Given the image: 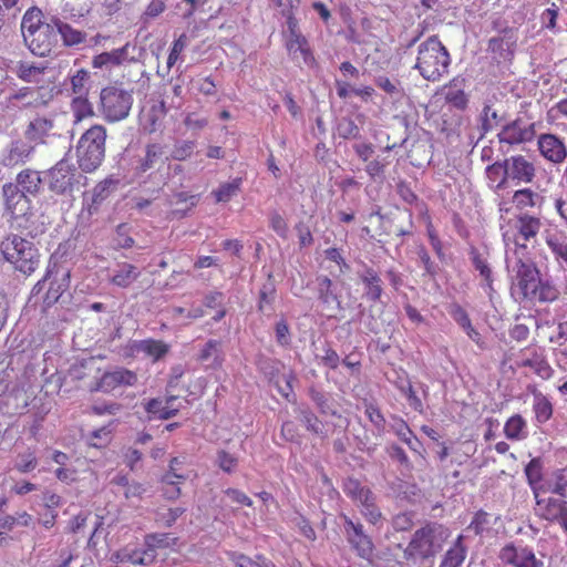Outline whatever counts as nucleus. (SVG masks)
<instances>
[{"label":"nucleus","mask_w":567,"mask_h":567,"mask_svg":"<svg viewBox=\"0 0 567 567\" xmlns=\"http://www.w3.org/2000/svg\"><path fill=\"white\" fill-rule=\"evenodd\" d=\"M66 257V250H55L50 257L45 276L32 288L31 298L35 302L41 300L43 310L59 302L68 303L71 298V269L64 265Z\"/></svg>","instance_id":"obj_1"},{"label":"nucleus","mask_w":567,"mask_h":567,"mask_svg":"<svg viewBox=\"0 0 567 567\" xmlns=\"http://www.w3.org/2000/svg\"><path fill=\"white\" fill-rule=\"evenodd\" d=\"M485 174L488 187L496 195H501L511 186L534 183L537 168L534 161L526 155L515 154L488 165Z\"/></svg>","instance_id":"obj_2"},{"label":"nucleus","mask_w":567,"mask_h":567,"mask_svg":"<svg viewBox=\"0 0 567 567\" xmlns=\"http://www.w3.org/2000/svg\"><path fill=\"white\" fill-rule=\"evenodd\" d=\"M512 296L519 301L553 302L559 296V290L549 280L540 277L539 270L530 260L516 258L513 266Z\"/></svg>","instance_id":"obj_3"},{"label":"nucleus","mask_w":567,"mask_h":567,"mask_svg":"<svg viewBox=\"0 0 567 567\" xmlns=\"http://www.w3.org/2000/svg\"><path fill=\"white\" fill-rule=\"evenodd\" d=\"M24 44L38 56H48L58 45L55 17L47 19L41 9L32 7L21 21Z\"/></svg>","instance_id":"obj_4"},{"label":"nucleus","mask_w":567,"mask_h":567,"mask_svg":"<svg viewBox=\"0 0 567 567\" xmlns=\"http://www.w3.org/2000/svg\"><path fill=\"white\" fill-rule=\"evenodd\" d=\"M450 536L451 532L446 526L437 522H429L414 532L403 556L406 560L431 558L442 549Z\"/></svg>","instance_id":"obj_5"},{"label":"nucleus","mask_w":567,"mask_h":567,"mask_svg":"<svg viewBox=\"0 0 567 567\" xmlns=\"http://www.w3.org/2000/svg\"><path fill=\"white\" fill-rule=\"evenodd\" d=\"M451 56L437 35L422 42L417 50L415 68L427 81H439L449 71Z\"/></svg>","instance_id":"obj_6"},{"label":"nucleus","mask_w":567,"mask_h":567,"mask_svg":"<svg viewBox=\"0 0 567 567\" xmlns=\"http://www.w3.org/2000/svg\"><path fill=\"white\" fill-rule=\"evenodd\" d=\"M106 128L95 124L86 130L76 145L79 167L85 173L97 169L105 157Z\"/></svg>","instance_id":"obj_7"},{"label":"nucleus","mask_w":567,"mask_h":567,"mask_svg":"<svg viewBox=\"0 0 567 567\" xmlns=\"http://www.w3.org/2000/svg\"><path fill=\"white\" fill-rule=\"evenodd\" d=\"M542 221L539 218L522 214L516 220L507 221L502 226L503 240L506 247L513 245L515 248H527L528 245L534 246L536 237L540 230Z\"/></svg>","instance_id":"obj_8"},{"label":"nucleus","mask_w":567,"mask_h":567,"mask_svg":"<svg viewBox=\"0 0 567 567\" xmlns=\"http://www.w3.org/2000/svg\"><path fill=\"white\" fill-rule=\"evenodd\" d=\"M133 96L116 85H107L100 93V112L109 123L120 122L130 114Z\"/></svg>","instance_id":"obj_9"},{"label":"nucleus","mask_w":567,"mask_h":567,"mask_svg":"<svg viewBox=\"0 0 567 567\" xmlns=\"http://www.w3.org/2000/svg\"><path fill=\"white\" fill-rule=\"evenodd\" d=\"M80 175L76 168L66 161L58 162L45 174L49 189L56 195L71 194L78 185Z\"/></svg>","instance_id":"obj_10"},{"label":"nucleus","mask_w":567,"mask_h":567,"mask_svg":"<svg viewBox=\"0 0 567 567\" xmlns=\"http://www.w3.org/2000/svg\"><path fill=\"white\" fill-rule=\"evenodd\" d=\"M497 196L499 197L497 209L501 216L509 214L513 209L520 213L528 212L539 207L543 202V197L529 187L518 188L509 197H505L504 193Z\"/></svg>","instance_id":"obj_11"},{"label":"nucleus","mask_w":567,"mask_h":567,"mask_svg":"<svg viewBox=\"0 0 567 567\" xmlns=\"http://www.w3.org/2000/svg\"><path fill=\"white\" fill-rule=\"evenodd\" d=\"M343 528L347 540L357 555L362 559L372 560L374 544L364 533L363 525L343 516Z\"/></svg>","instance_id":"obj_12"},{"label":"nucleus","mask_w":567,"mask_h":567,"mask_svg":"<svg viewBox=\"0 0 567 567\" xmlns=\"http://www.w3.org/2000/svg\"><path fill=\"white\" fill-rule=\"evenodd\" d=\"M137 380V374L134 371L125 368H116L112 371L104 372L99 381L91 388V391L112 393L121 388L134 386Z\"/></svg>","instance_id":"obj_13"},{"label":"nucleus","mask_w":567,"mask_h":567,"mask_svg":"<svg viewBox=\"0 0 567 567\" xmlns=\"http://www.w3.org/2000/svg\"><path fill=\"white\" fill-rule=\"evenodd\" d=\"M135 45L126 42L123 47L105 51L92 58L93 69H112L124 65H130L136 62L134 56Z\"/></svg>","instance_id":"obj_14"},{"label":"nucleus","mask_w":567,"mask_h":567,"mask_svg":"<svg viewBox=\"0 0 567 567\" xmlns=\"http://www.w3.org/2000/svg\"><path fill=\"white\" fill-rule=\"evenodd\" d=\"M535 135V123H526L522 118H516L504 125L497 137L501 144L514 146L532 142Z\"/></svg>","instance_id":"obj_15"},{"label":"nucleus","mask_w":567,"mask_h":567,"mask_svg":"<svg viewBox=\"0 0 567 567\" xmlns=\"http://www.w3.org/2000/svg\"><path fill=\"white\" fill-rule=\"evenodd\" d=\"M540 156L554 165L563 164L567 158V146L563 137L554 133H542L537 137Z\"/></svg>","instance_id":"obj_16"},{"label":"nucleus","mask_w":567,"mask_h":567,"mask_svg":"<svg viewBox=\"0 0 567 567\" xmlns=\"http://www.w3.org/2000/svg\"><path fill=\"white\" fill-rule=\"evenodd\" d=\"M285 47L293 61H302L308 68H316L317 61L308 39L303 34L287 37Z\"/></svg>","instance_id":"obj_17"},{"label":"nucleus","mask_w":567,"mask_h":567,"mask_svg":"<svg viewBox=\"0 0 567 567\" xmlns=\"http://www.w3.org/2000/svg\"><path fill=\"white\" fill-rule=\"evenodd\" d=\"M167 109L164 101H152L147 103L140 113V125L148 134L159 130Z\"/></svg>","instance_id":"obj_18"},{"label":"nucleus","mask_w":567,"mask_h":567,"mask_svg":"<svg viewBox=\"0 0 567 567\" xmlns=\"http://www.w3.org/2000/svg\"><path fill=\"white\" fill-rule=\"evenodd\" d=\"M1 252L16 270L24 275L32 274L40 264L38 250H1Z\"/></svg>","instance_id":"obj_19"},{"label":"nucleus","mask_w":567,"mask_h":567,"mask_svg":"<svg viewBox=\"0 0 567 567\" xmlns=\"http://www.w3.org/2000/svg\"><path fill=\"white\" fill-rule=\"evenodd\" d=\"M2 196L7 212L12 216L23 215L28 208V197L24 192L20 190L18 185L7 183L2 186Z\"/></svg>","instance_id":"obj_20"},{"label":"nucleus","mask_w":567,"mask_h":567,"mask_svg":"<svg viewBox=\"0 0 567 567\" xmlns=\"http://www.w3.org/2000/svg\"><path fill=\"white\" fill-rule=\"evenodd\" d=\"M164 146L159 143H148L145 145L144 155L138 157L134 166L136 175H144L154 169L159 163H163Z\"/></svg>","instance_id":"obj_21"},{"label":"nucleus","mask_w":567,"mask_h":567,"mask_svg":"<svg viewBox=\"0 0 567 567\" xmlns=\"http://www.w3.org/2000/svg\"><path fill=\"white\" fill-rule=\"evenodd\" d=\"M198 199V195H193L187 192L175 193L169 200L172 207L169 215L173 218L185 217L197 205Z\"/></svg>","instance_id":"obj_22"},{"label":"nucleus","mask_w":567,"mask_h":567,"mask_svg":"<svg viewBox=\"0 0 567 567\" xmlns=\"http://www.w3.org/2000/svg\"><path fill=\"white\" fill-rule=\"evenodd\" d=\"M114 185L112 179H104L95 185L92 190L90 202L85 199V210L89 216L95 215L100 212L102 204L111 195V186Z\"/></svg>","instance_id":"obj_23"},{"label":"nucleus","mask_w":567,"mask_h":567,"mask_svg":"<svg viewBox=\"0 0 567 567\" xmlns=\"http://www.w3.org/2000/svg\"><path fill=\"white\" fill-rule=\"evenodd\" d=\"M48 65L45 63H34L20 61L17 65V76L28 83H40L43 81V76Z\"/></svg>","instance_id":"obj_24"},{"label":"nucleus","mask_w":567,"mask_h":567,"mask_svg":"<svg viewBox=\"0 0 567 567\" xmlns=\"http://www.w3.org/2000/svg\"><path fill=\"white\" fill-rule=\"evenodd\" d=\"M16 181V185H18L20 190L24 192L27 196H35L40 192L42 184L40 172L31 168L19 172Z\"/></svg>","instance_id":"obj_25"},{"label":"nucleus","mask_w":567,"mask_h":567,"mask_svg":"<svg viewBox=\"0 0 567 567\" xmlns=\"http://www.w3.org/2000/svg\"><path fill=\"white\" fill-rule=\"evenodd\" d=\"M56 35L60 34L65 47H75L85 42L86 33L73 28L55 17Z\"/></svg>","instance_id":"obj_26"},{"label":"nucleus","mask_w":567,"mask_h":567,"mask_svg":"<svg viewBox=\"0 0 567 567\" xmlns=\"http://www.w3.org/2000/svg\"><path fill=\"white\" fill-rule=\"evenodd\" d=\"M359 278L364 284V296L371 301H378L382 295V280L371 268L364 269L359 274Z\"/></svg>","instance_id":"obj_27"},{"label":"nucleus","mask_w":567,"mask_h":567,"mask_svg":"<svg viewBox=\"0 0 567 567\" xmlns=\"http://www.w3.org/2000/svg\"><path fill=\"white\" fill-rule=\"evenodd\" d=\"M70 91L74 96H89L92 80L91 73L86 69H79L69 74Z\"/></svg>","instance_id":"obj_28"},{"label":"nucleus","mask_w":567,"mask_h":567,"mask_svg":"<svg viewBox=\"0 0 567 567\" xmlns=\"http://www.w3.org/2000/svg\"><path fill=\"white\" fill-rule=\"evenodd\" d=\"M33 153V147L21 141L13 142L4 157V165L18 166L28 162Z\"/></svg>","instance_id":"obj_29"},{"label":"nucleus","mask_w":567,"mask_h":567,"mask_svg":"<svg viewBox=\"0 0 567 567\" xmlns=\"http://www.w3.org/2000/svg\"><path fill=\"white\" fill-rule=\"evenodd\" d=\"M115 557L120 563L148 566L155 560L156 554H152V549L146 548L136 550L123 549L116 553Z\"/></svg>","instance_id":"obj_30"},{"label":"nucleus","mask_w":567,"mask_h":567,"mask_svg":"<svg viewBox=\"0 0 567 567\" xmlns=\"http://www.w3.org/2000/svg\"><path fill=\"white\" fill-rule=\"evenodd\" d=\"M198 360L212 368L220 367L224 360L221 342L214 339L208 340L198 354Z\"/></svg>","instance_id":"obj_31"},{"label":"nucleus","mask_w":567,"mask_h":567,"mask_svg":"<svg viewBox=\"0 0 567 567\" xmlns=\"http://www.w3.org/2000/svg\"><path fill=\"white\" fill-rule=\"evenodd\" d=\"M525 474L530 485L537 505H542L545 501L539 499V483L543 478V462L539 457L533 458L525 467Z\"/></svg>","instance_id":"obj_32"},{"label":"nucleus","mask_w":567,"mask_h":567,"mask_svg":"<svg viewBox=\"0 0 567 567\" xmlns=\"http://www.w3.org/2000/svg\"><path fill=\"white\" fill-rule=\"evenodd\" d=\"M343 492L347 496L361 505H369L370 497L374 495L369 488L362 486L358 480L352 477L343 482Z\"/></svg>","instance_id":"obj_33"},{"label":"nucleus","mask_w":567,"mask_h":567,"mask_svg":"<svg viewBox=\"0 0 567 567\" xmlns=\"http://www.w3.org/2000/svg\"><path fill=\"white\" fill-rule=\"evenodd\" d=\"M472 262L477 271H480L481 277L483 278L482 287L485 289L487 295L492 297V293L494 292L493 288V277H492V270L489 267V264L487 262V259L477 250H472Z\"/></svg>","instance_id":"obj_34"},{"label":"nucleus","mask_w":567,"mask_h":567,"mask_svg":"<svg viewBox=\"0 0 567 567\" xmlns=\"http://www.w3.org/2000/svg\"><path fill=\"white\" fill-rule=\"evenodd\" d=\"M522 365L532 368L542 378H548L550 375L549 364L536 350L527 349L523 353Z\"/></svg>","instance_id":"obj_35"},{"label":"nucleus","mask_w":567,"mask_h":567,"mask_svg":"<svg viewBox=\"0 0 567 567\" xmlns=\"http://www.w3.org/2000/svg\"><path fill=\"white\" fill-rule=\"evenodd\" d=\"M463 535H460L453 546L445 553L440 567H460L466 557V547L463 545Z\"/></svg>","instance_id":"obj_36"},{"label":"nucleus","mask_w":567,"mask_h":567,"mask_svg":"<svg viewBox=\"0 0 567 567\" xmlns=\"http://www.w3.org/2000/svg\"><path fill=\"white\" fill-rule=\"evenodd\" d=\"M567 480L565 477V470L555 471L545 483L539 486V492H551L559 496H567Z\"/></svg>","instance_id":"obj_37"},{"label":"nucleus","mask_w":567,"mask_h":567,"mask_svg":"<svg viewBox=\"0 0 567 567\" xmlns=\"http://www.w3.org/2000/svg\"><path fill=\"white\" fill-rule=\"evenodd\" d=\"M146 549H152V554H156L157 548H171L177 544V538L168 533L147 534L144 538Z\"/></svg>","instance_id":"obj_38"},{"label":"nucleus","mask_w":567,"mask_h":567,"mask_svg":"<svg viewBox=\"0 0 567 567\" xmlns=\"http://www.w3.org/2000/svg\"><path fill=\"white\" fill-rule=\"evenodd\" d=\"M455 80L450 82L449 85L445 86L444 97L445 101L454 106L457 110H465L468 104L467 95L465 94L464 90L458 87L455 83Z\"/></svg>","instance_id":"obj_39"},{"label":"nucleus","mask_w":567,"mask_h":567,"mask_svg":"<svg viewBox=\"0 0 567 567\" xmlns=\"http://www.w3.org/2000/svg\"><path fill=\"white\" fill-rule=\"evenodd\" d=\"M53 127V122L45 117H37L30 122L27 128V136L32 141H41Z\"/></svg>","instance_id":"obj_40"},{"label":"nucleus","mask_w":567,"mask_h":567,"mask_svg":"<svg viewBox=\"0 0 567 567\" xmlns=\"http://www.w3.org/2000/svg\"><path fill=\"white\" fill-rule=\"evenodd\" d=\"M71 110L75 122L94 116L93 105L89 101V96H74L71 101Z\"/></svg>","instance_id":"obj_41"},{"label":"nucleus","mask_w":567,"mask_h":567,"mask_svg":"<svg viewBox=\"0 0 567 567\" xmlns=\"http://www.w3.org/2000/svg\"><path fill=\"white\" fill-rule=\"evenodd\" d=\"M526 422L519 414L511 416L504 426V433L508 440H522L526 437Z\"/></svg>","instance_id":"obj_42"},{"label":"nucleus","mask_w":567,"mask_h":567,"mask_svg":"<svg viewBox=\"0 0 567 567\" xmlns=\"http://www.w3.org/2000/svg\"><path fill=\"white\" fill-rule=\"evenodd\" d=\"M241 183L243 179L237 177L231 182L221 184L216 190L213 192L216 203L229 202L240 190Z\"/></svg>","instance_id":"obj_43"},{"label":"nucleus","mask_w":567,"mask_h":567,"mask_svg":"<svg viewBox=\"0 0 567 567\" xmlns=\"http://www.w3.org/2000/svg\"><path fill=\"white\" fill-rule=\"evenodd\" d=\"M144 408L148 414L154 415L159 420H168L175 416L178 412V409L169 408L166 404L163 405V402L159 399L148 400L144 404Z\"/></svg>","instance_id":"obj_44"},{"label":"nucleus","mask_w":567,"mask_h":567,"mask_svg":"<svg viewBox=\"0 0 567 567\" xmlns=\"http://www.w3.org/2000/svg\"><path fill=\"white\" fill-rule=\"evenodd\" d=\"M309 396L318 408L319 412L323 415H337V410L333 408L332 401L329 395L317 390L316 388L309 389Z\"/></svg>","instance_id":"obj_45"},{"label":"nucleus","mask_w":567,"mask_h":567,"mask_svg":"<svg viewBox=\"0 0 567 567\" xmlns=\"http://www.w3.org/2000/svg\"><path fill=\"white\" fill-rule=\"evenodd\" d=\"M138 277L136 268L132 265L124 264L113 275L112 282L118 287H127Z\"/></svg>","instance_id":"obj_46"},{"label":"nucleus","mask_w":567,"mask_h":567,"mask_svg":"<svg viewBox=\"0 0 567 567\" xmlns=\"http://www.w3.org/2000/svg\"><path fill=\"white\" fill-rule=\"evenodd\" d=\"M299 420L305 424L306 429L315 434H322L323 426L318 416L309 408L299 409Z\"/></svg>","instance_id":"obj_47"},{"label":"nucleus","mask_w":567,"mask_h":567,"mask_svg":"<svg viewBox=\"0 0 567 567\" xmlns=\"http://www.w3.org/2000/svg\"><path fill=\"white\" fill-rule=\"evenodd\" d=\"M317 281L319 299L323 303L337 302L338 305H340L338 295L334 292L332 288V281L327 276L318 277Z\"/></svg>","instance_id":"obj_48"},{"label":"nucleus","mask_w":567,"mask_h":567,"mask_svg":"<svg viewBox=\"0 0 567 567\" xmlns=\"http://www.w3.org/2000/svg\"><path fill=\"white\" fill-rule=\"evenodd\" d=\"M32 517L27 512H19L14 515L0 517V528L3 530H12L14 526H29Z\"/></svg>","instance_id":"obj_49"},{"label":"nucleus","mask_w":567,"mask_h":567,"mask_svg":"<svg viewBox=\"0 0 567 567\" xmlns=\"http://www.w3.org/2000/svg\"><path fill=\"white\" fill-rule=\"evenodd\" d=\"M533 408L539 423L548 421L553 414L551 403L542 394L535 395Z\"/></svg>","instance_id":"obj_50"},{"label":"nucleus","mask_w":567,"mask_h":567,"mask_svg":"<svg viewBox=\"0 0 567 567\" xmlns=\"http://www.w3.org/2000/svg\"><path fill=\"white\" fill-rule=\"evenodd\" d=\"M140 350L158 360L168 352V346L159 340H145L141 342Z\"/></svg>","instance_id":"obj_51"},{"label":"nucleus","mask_w":567,"mask_h":567,"mask_svg":"<svg viewBox=\"0 0 567 567\" xmlns=\"http://www.w3.org/2000/svg\"><path fill=\"white\" fill-rule=\"evenodd\" d=\"M558 16H559V8L555 2H553L550 4V7L545 9L540 14V21L543 23V28L551 31L553 33H557L559 31L558 27H557Z\"/></svg>","instance_id":"obj_52"},{"label":"nucleus","mask_w":567,"mask_h":567,"mask_svg":"<svg viewBox=\"0 0 567 567\" xmlns=\"http://www.w3.org/2000/svg\"><path fill=\"white\" fill-rule=\"evenodd\" d=\"M194 141H179L174 144L171 156L174 161H186L189 158L195 150Z\"/></svg>","instance_id":"obj_53"},{"label":"nucleus","mask_w":567,"mask_h":567,"mask_svg":"<svg viewBox=\"0 0 567 567\" xmlns=\"http://www.w3.org/2000/svg\"><path fill=\"white\" fill-rule=\"evenodd\" d=\"M235 564L237 567H276L269 559L264 556H256L255 559L239 554L235 556Z\"/></svg>","instance_id":"obj_54"},{"label":"nucleus","mask_w":567,"mask_h":567,"mask_svg":"<svg viewBox=\"0 0 567 567\" xmlns=\"http://www.w3.org/2000/svg\"><path fill=\"white\" fill-rule=\"evenodd\" d=\"M415 514L413 512H402L393 516L392 527L395 532H408L414 525Z\"/></svg>","instance_id":"obj_55"},{"label":"nucleus","mask_w":567,"mask_h":567,"mask_svg":"<svg viewBox=\"0 0 567 567\" xmlns=\"http://www.w3.org/2000/svg\"><path fill=\"white\" fill-rule=\"evenodd\" d=\"M187 44V35L185 33L181 34L174 42L171 48L168 58H167V72L176 64L178 61L181 53L184 51Z\"/></svg>","instance_id":"obj_56"},{"label":"nucleus","mask_w":567,"mask_h":567,"mask_svg":"<svg viewBox=\"0 0 567 567\" xmlns=\"http://www.w3.org/2000/svg\"><path fill=\"white\" fill-rule=\"evenodd\" d=\"M375 85L383 90L391 97H400L403 95V89L399 81H391L388 76H379L375 79Z\"/></svg>","instance_id":"obj_57"},{"label":"nucleus","mask_w":567,"mask_h":567,"mask_svg":"<svg viewBox=\"0 0 567 567\" xmlns=\"http://www.w3.org/2000/svg\"><path fill=\"white\" fill-rule=\"evenodd\" d=\"M186 512L185 507L167 508L156 512V520L163 523L166 527H171Z\"/></svg>","instance_id":"obj_58"},{"label":"nucleus","mask_w":567,"mask_h":567,"mask_svg":"<svg viewBox=\"0 0 567 567\" xmlns=\"http://www.w3.org/2000/svg\"><path fill=\"white\" fill-rule=\"evenodd\" d=\"M524 547H515L513 544H508L502 548L499 553V558L503 563L513 565L514 567L520 560V554L523 553Z\"/></svg>","instance_id":"obj_59"},{"label":"nucleus","mask_w":567,"mask_h":567,"mask_svg":"<svg viewBox=\"0 0 567 567\" xmlns=\"http://www.w3.org/2000/svg\"><path fill=\"white\" fill-rule=\"evenodd\" d=\"M276 288L272 281L264 284L259 292V310L265 311L266 306L272 305L275 300Z\"/></svg>","instance_id":"obj_60"},{"label":"nucleus","mask_w":567,"mask_h":567,"mask_svg":"<svg viewBox=\"0 0 567 567\" xmlns=\"http://www.w3.org/2000/svg\"><path fill=\"white\" fill-rule=\"evenodd\" d=\"M38 465L37 457L31 452L20 454L16 462L14 467L21 473H29Z\"/></svg>","instance_id":"obj_61"},{"label":"nucleus","mask_w":567,"mask_h":567,"mask_svg":"<svg viewBox=\"0 0 567 567\" xmlns=\"http://www.w3.org/2000/svg\"><path fill=\"white\" fill-rule=\"evenodd\" d=\"M320 362L329 369L336 370L340 363L339 354L328 346L322 348V354H317Z\"/></svg>","instance_id":"obj_62"},{"label":"nucleus","mask_w":567,"mask_h":567,"mask_svg":"<svg viewBox=\"0 0 567 567\" xmlns=\"http://www.w3.org/2000/svg\"><path fill=\"white\" fill-rule=\"evenodd\" d=\"M130 226L127 224H121L117 226L115 231V240L118 248H132L134 239L130 236Z\"/></svg>","instance_id":"obj_63"},{"label":"nucleus","mask_w":567,"mask_h":567,"mask_svg":"<svg viewBox=\"0 0 567 567\" xmlns=\"http://www.w3.org/2000/svg\"><path fill=\"white\" fill-rule=\"evenodd\" d=\"M515 567H544V563L537 559L530 549L524 547L520 554V560Z\"/></svg>","instance_id":"obj_64"}]
</instances>
